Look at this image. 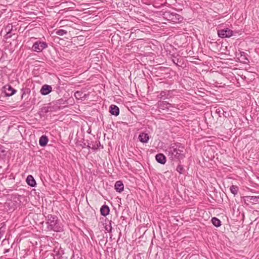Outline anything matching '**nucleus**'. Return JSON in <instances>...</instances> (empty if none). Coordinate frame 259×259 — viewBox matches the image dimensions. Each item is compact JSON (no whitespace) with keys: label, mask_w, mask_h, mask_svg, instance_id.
<instances>
[{"label":"nucleus","mask_w":259,"mask_h":259,"mask_svg":"<svg viewBox=\"0 0 259 259\" xmlns=\"http://www.w3.org/2000/svg\"><path fill=\"white\" fill-rule=\"evenodd\" d=\"M168 158L171 161H177L185 157L184 147L180 143H174L170 145L167 149Z\"/></svg>","instance_id":"nucleus-1"},{"label":"nucleus","mask_w":259,"mask_h":259,"mask_svg":"<svg viewBox=\"0 0 259 259\" xmlns=\"http://www.w3.org/2000/svg\"><path fill=\"white\" fill-rule=\"evenodd\" d=\"M47 228L49 230H53L55 232H61L63 230V227L59 223L58 218L52 215L48 216L47 222Z\"/></svg>","instance_id":"nucleus-2"},{"label":"nucleus","mask_w":259,"mask_h":259,"mask_svg":"<svg viewBox=\"0 0 259 259\" xmlns=\"http://www.w3.org/2000/svg\"><path fill=\"white\" fill-rule=\"evenodd\" d=\"M163 15L164 18L166 19L168 21L174 23L179 22L182 18L180 15L170 12H166Z\"/></svg>","instance_id":"nucleus-3"},{"label":"nucleus","mask_w":259,"mask_h":259,"mask_svg":"<svg viewBox=\"0 0 259 259\" xmlns=\"http://www.w3.org/2000/svg\"><path fill=\"white\" fill-rule=\"evenodd\" d=\"M47 47L48 45L46 42L37 41L33 44L32 50L35 52H40Z\"/></svg>","instance_id":"nucleus-4"},{"label":"nucleus","mask_w":259,"mask_h":259,"mask_svg":"<svg viewBox=\"0 0 259 259\" xmlns=\"http://www.w3.org/2000/svg\"><path fill=\"white\" fill-rule=\"evenodd\" d=\"M233 31L228 28L218 31L219 36L222 38L230 37L233 35Z\"/></svg>","instance_id":"nucleus-5"},{"label":"nucleus","mask_w":259,"mask_h":259,"mask_svg":"<svg viewBox=\"0 0 259 259\" xmlns=\"http://www.w3.org/2000/svg\"><path fill=\"white\" fill-rule=\"evenodd\" d=\"M4 89V92L6 96H11L16 92V90L12 88L10 85H5Z\"/></svg>","instance_id":"nucleus-6"},{"label":"nucleus","mask_w":259,"mask_h":259,"mask_svg":"<svg viewBox=\"0 0 259 259\" xmlns=\"http://www.w3.org/2000/svg\"><path fill=\"white\" fill-rule=\"evenodd\" d=\"M246 200L252 204L259 203V196H247Z\"/></svg>","instance_id":"nucleus-7"},{"label":"nucleus","mask_w":259,"mask_h":259,"mask_svg":"<svg viewBox=\"0 0 259 259\" xmlns=\"http://www.w3.org/2000/svg\"><path fill=\"white\" fill-rule=\"evenodd\" d=\"M171 106V104L166 101H159L158 102V107L162 110L169 109V107Z\"/></svg>","instance_id":"nucleus-8"},{"label":"nucleus","mask_w":259,"mask_h":259,"mask_svg":"<svg viewBox=\"0 0 259 259\" xmlns=\"http://www.w3.org/2000/svg\"><path fill=\"white\" fill-rule=\"evenodd\" d=\"M51 91L52 87L47 84L42 85L40 90V93L43 95H47L51 93Z\"/></svg>","instance_id":"nucleus-9"},{"label":"nucleus","mask_w":259,"mask_h":259,"mask_svg":"<svg viewBox=\"0 0 259 259\" xmlns=\"http://www.w3.org/2000/svg\"><path fill=\"white\" fill-rule=\"evenodd\" d=\"M74 97L77 100H83L88 97V95L81 91H77L74 93Z\"/></svg>","instance_id":"nucleus-10"},{"label":"nucleus","mask_w":259,"mask_h":259,"mask_svg":"<svg viewBox=\"0 0 259 259\" xmlns=\"http://www.w3.org/2000/svg\"><path fill=\"white\" fill-rule=\"evenodd\" d=\"M160 99H168L170 97V91H163L161 92L160 94L158 96Z\"/></svg>","instance_id":"nucleus-11"},{"label":"nucleus","mask_w":259,"mask_h":259,"mask_svg":"<svg viewBox=\"0 0 259 259\" xmlns=\"http://www.w3.org/2000/svg\"><path fill=\"white\" fill-rule=\"evenodd\" d=\"M139 139L142 143H147L149 141V137L147 134L142 133L139 135Z\"/></svg>","instance_id":"nucleus-12"},{"label":"nucleus","mask_w":259,"mask_h":259,"mask_svg":"<svg viewBox=\"0 0 259 259\" xmlns=\"http://www.w3.org/2000/svg\"><path fill=\"white\" fill-rule=\"evenodd\" d=\"M155 158L156 161L159 163L163 164L166 162L165 157L163 154H157L155 156Z\"/></svg>","instance_id":"nucleus-13"},{"label":"nucleus","mask_w":259,"mask_h":259,"mask_svg":"<svg viewBox=\"0 0 259 259\" xmlns=\"http://www.w3.org/2000/svg\"><path fill=\"white\" fill-rule=\"evenodd\" d=\"M110 112L112 115L117 116L119 114V108L114 105H111L110 106Z\"/></svg>","instance_id":"nucleus-14"},{"label":"nucleus","mask_w":259,"mask_h":259,"mask_svg":"<svg viewBox=\"0 0 259 259\" xmlns=\"http://www.w3.org/2000/svg\"><path fill=\"white\" fill-rule=\"evenodd\" d=\"M114 187H115V189L116 190V191L119 193L123 191V189H124L123 184L122 183V182L120 181H117L115 183Z\"/></svg>","instance_id":"nucleus-15"},{"label":"nucleus","mask_w":259,"mask_h":259,"mask_svg":"<svg viewBox=\"0 0 259 259\" xmlns=\"http://www.w3.org/2000/svg\"><path fill=\"white\" fill-rule=\"evenodd\" d=\"M48 142V138L46 136H45V135L42 136L39 138V144L40 146H41L42 147H44L47 145Z\"/></svg>","instance_id":"nucleus-16"},{"label":"nucleus","mask_w":259,"mask_h":259,"mask_svg":"<svg viewBox=\"0 0 259 259\" xmlns=\"http://www.w3.org/2000/svg\"><path fill=\"white\" fill-rule=\"evenodd\" d=\"M27 184L31 187H34L36 185V182L31 175L27 176L26 179Z\"/></svg>","instance_id":"nucleus-17"},{"label":"nucleus","mask_w":259,"mask_h":259,"mask_svg":"<svg viewBox=\"0 0 259 259\" xmlns=\"http://www.w3.org/2000/svg\"><path fill=\"white\" fill-rule=\"evenodd\" d=\"M110 209L108 206L106 205L102 206L100 209L101 214L103 216H106L109 214Z\"/></svg>","instance_id":"nucleus-18"},{"label":"nucleus","mask_w":259,"mask_h":259,"mask_svg":"<svg viewBox=\"0 0 259 259\" xmlns=\"http://www.w3.org/2000/svg\"><path fill=\"white\" fill-rule=\"evenodd\" d=\"M211 222L213 225L215 227H218L221 226V221L217 218H212L211 219Z\"/></svg>","instance_id":"nucleus-19"},{"label":"nucleus","mask_w":259,"mask_h":259,"mask_svg":"<svg viewBox=\"0 0 259 259\" xmlns=\"http://www.w3.org/2000/svg\"><path fill=\"white\" fill-rule=\"evenodd\" d=\"M230 190L232 194H233L234 195H236L238 193V188L236 186L232 185L230 187Z\"/></svg>","instance_id":"nucleus-20"},{"label":"nucleus","mask_w":259,"mask_h":259,"mask_svg":"<svg viewBox=\"0 0 259 259\" xmlns=\"http://www.w3.org/2000/svg\"><path fill=\"white\" fill-rule=\"evenodd\" d=\"M67 33V31L64 29H59L56 31V34L60 36H63L65 34H66Z\"/></svg>","instance_id":"nucleus-21"},{"label":"nucleus","mask_w":259,"mask_h":259,"mask_svg":"<svg viewBox=\"0 0 259 259\" xmlns=\"http://www.w3.org/2000/svg\"><path fill=\"white\" fill-rule=\"evenodd\" d=\"M176 170L180 174H182L184 170V168L183 165L179 164L177 167Z\"/></svg>","instance_id":"nucleus-22"},{"label":"nucleus","mask_w":259,"mask_h":259,"mask_svg":"<svg viewBox=\"0 0 259 259\" xmlns=\"http://www.w3.org/2000/svg\"><path fill=\"white\" fill-rule=\"evenodd\" d=\"M101 146V145H100V142L97 141V142H96V144L93 145L92 149L93 150H96V149H98L99 147V146Z\"/></svg>","instance_id":"nucleus-23"},{"label":"nucleus","mask_w":259,"mask_h":259,"mask_svg":"<svg viewBox=\"0 0 259 259\" xmlns=\"http://www.w3.org/2000/svg\"><path fill=\"white\" fill-rule=\"evenodd\" d=\"M105 229L108 232H110L111 231V230H112V227H111V222H110V223H109V225H106L105 226Z\"/></svg>","instance_id":"nucleus-24"},{"label":"nucleus","mask_w":259,"mask_h":259,"mask_svg":"<svg viewBox=\"0 0 259 259\" xmlns=\"http://www.w3.org/2000/svg\"><path fill=\"white\" fill-rule=\"evenodd\" d=\"M142 1L144 3L148 4L149 3L154 1V0H142Z\"/></svg>","instance_id":"nucleus-25"},{"label":"nucleus","mask_w":259,"mask_h":259,"mask_svg":"<svg viewBox=\"0 0 259 259\" xmlns=\"http://www.w3.org/2000/svg\"><path fill=\"white\" fill-rule=\"evenodd\" d=\"M2 148H3V146L1 145H0V152L3 153L5 151L4 150L2 149Z\"/></svg>","instance_id":"nucleus-26"},{"label":"nucleus","mask_w":259,"mask_h":259,"mask_svg":"<svg viewBox=\"0 0 259 259\" xmlns=\"http://www.w3.org/2000/svg\"><path fill=\"white\" fill-rule=\"evenodd\" d=\"M87 147L88 149H90V148H91V149H92V146H91L90 145H88L87 146Z\"/></svg>","instance_id":"nucleus-27"},{"label":"nucleus","mask_w":259,"mask_h":259,"mask_svg":"<svg viewBox=\"0 0 259 259\" xmlns=\"http://www.w3.org/2000/svg\"><path fill=\"white\" fill-rule=\"evenodd\" d=\"M9 251V249H7L5 250L4 253H7V252H8Z\"/></svg>","instance_id":"nucleus-28"},{"label":"nucleus","mask_w":259,"mask_h":259,"mask_svg":"<svg viewBox=\"0 0 259 259\" xmlns=\"http://www.w3.org/2000/svg\"><path fill=\"white\" fill-rule=\"evenodd\" d=\"M10 32H8V33H7V35H6L7 36V37H10V36H11V35H10Z\"/></svg>","instance_id":"nucleus-29"},{"label":"nucleus","mask_w":259,"mask_h":259,"mask_svg":"<svg viewBox=\"0 0 259 259\" xmlns=\"http://www.w3.org/2000/svg\"><path fill=\"white\" fill-rule=\"evenodd\" d=\"M217 112L218 113V114H220L221 113V110H219V111H218V110H217Z\"/></svg>","instance_id":"nucleus-30"},{"label":"nucleus","mask_w":259,"mask_h":259,"mask_svg":"<svg viewBox=\"0 0 259 259\" xmlns=\"http://www.w3.org/2000/svg\"><path fill=\"white\" fill-rule=\"evenodd\" d=\"M85 144H84L83 146V148H84V147H84V146H85Z\"/></svg>","instance_id":"nucleus-31"}]
</instances>
